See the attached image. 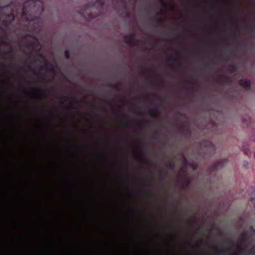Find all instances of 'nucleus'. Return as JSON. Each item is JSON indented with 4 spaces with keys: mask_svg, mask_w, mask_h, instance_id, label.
<instances>
[{
    "mask_svg": "<svg viewBox=\"0 0 255 255\" xmlns=\"http://www.w3.org/2000/svg\"><path fill=\"white\" fill-rule=\"evenodd\" d=\"M240 84L246 88H248L250 87V83L249 80H243L240 81Z\"/></svg>",
    "mask_w": 255,
    "mask_h": 255,
    "instance_id": "f257e3e1",
    "label": "nucleus"
},
{
    "mask_svg": "<svg viewBox=\"0 0 255 255\" xmlns=\"http://www.w3.org/2000/svg\"><path fill=\"white\" fill-rule=\"evenodd\" d=\"M244 152L247 155H250L251 154L250 151L249 149H245Z\"/></svg>",
    "mask_w": 255,
    "mask_h": 255,
    "instance_id": "f03ea898",
    "label": "nucleus"
}]
</instances>
